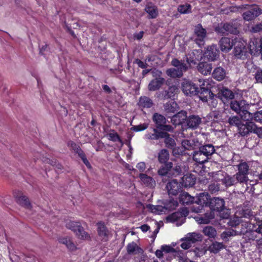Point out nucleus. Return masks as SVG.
<instances>
[{
  "mask_svg": "<svg viewBox=\"0 0 262 262\" xmlns=\"http://www.w3.org/2000/svg\"><path fill=\"white\" fill-rule=\"evenodd\" d=\"M148 123H144L143 124H140L138 125H133L130 128V129L136 132L143 131L148 128Z\"/></svg>",
  "mask_w": 262,
  "mask_h": 262,
  "instance_id": "nucleus-54",
  "label": "nucleus"
},
{
  "mask_svg": "<svg viewBox=\"0 0 262 262\" xmlns=\"http://www.w3.org/2000/svg\"><path fill=\"white\" fill-rule=\"evenodd\" d=\"M66 227L75 233L78 238L81 239H90L89 234L84 231L79 222L70 221L66 223Z\"/></svg>",
  "mask_w": 262,
  "mask_h": 262,
  "instance_id": "nucleus-3",
  "label": "nucleus"
},
{
  "mask_svg": "<svg viewBox=\"0 0 262 262\" xmlns=\"http://www.w3.org/2000/svg\"><path fill=\"white\" fill-rule=\"evenodd\" d=\"M207 118L212 123L222 122V113L219 111H212L207 116Z\"/></svg>",
  "mask_w": 262,
  "mask_h": 262,
  "instance_id": "nucleus-37",
  "label": "nucleus"
},
{
  "mask_svg": "<svg viewBox=\"0 0 262 262\" xmlns=\"http://www.w3.org/2000/svg\"><path fill=\"white\" fill-rule=\"evenodd\" d=\"M228 224L232 227L239 229V230H236V231L239 232L240 234H246L250 230V224L252 223L249 224L248 222L240 223L238 221L230 220L228 222Z\"/></svg>",
  "mask_w": 262,
  "mask_h": 262,
  "instance_id": "nucleus-13",
  "label": "nucleus"
},
{
  "mask_svg": "<svg viewBox=\"0 0 262 262\" xmlns=\"http://www.w3.org/2000/svg\"><path fill=\"white\" fill-rule=\"evenodd\" d=\"M111 132L107 134L108 139L113 142L118 141L122 144V141L119 135L113 129L111 130Z\"/></svg>",
  "mask_w": 262,
  "mask_h": 262,
  "instance_id": "nucleus-53",
  "label": "nucleus"
},
{
  "mask_svg": "<svg viewBox=\"0 0 262 262\" xmlns=\"http://www.w3.org/2000/svg\"><path fill=\"white\" fill-rule=\"evenodd\" d=\"M179 92L178 88L174 85L169 86L167 90H164L161 92L159 94V97L163 100L168 99H174L176 95Z\"/></svg>",
  "mask_w": 262,
  "mask_h": 262,
  "instance_id": "nucleus-15",
  "label": "nucleus"
},
{
  "mask_svg": "<svg viewBox=\"0 0 262 262\" xmlns=\"http://www.w3.org/2000/svg\"><path fill=\"white\" fill-rule=\"evenodd\" d=\"M161 165L157 171L158 174L160 177H170L172 169L173 163L171 162L160 163Z\"/></svg>",
  "mask_w": 262,
  "mask_h": 262,
  "instance_id": "nucleus-18",
  "label": "nucleus"
},
{
  "mask_svg": "<svg viewBox=\"0 0 262 262\" xmlns=\"http://www.w3.org/2000/svg\"><path fill=\"white\" fill-rule=\"evenodd\" d=\"M152 120L155 123V128H153V133H148L146 135V138L149 139L159 133L164 131L173 132V127L169 124H166V118L158 113L153 114Z\"/></svg>",
  "mask_w": 262,
  "mask_h": 262,
  "instance_id": "nucleus-2",
  "label": "nucleus"
},
{
  "mask_svg": "<svg viewBox=\"0 0 262 262\" xmlns=\"http://www.w3.org/2000/svg\"><path fill=\"white\" fill-rule=\"evenodd\" d=\"M191 244H194L196 242H200L202 240V236L200 233L192 232L189 233L186 235Z\"/></svg>",
  "mask_w": 262,
  "mask_h": 262,
  "instance_id": "nucleus-45",
  "label": "nucleus"
},
{
  "mask_svg": "<svg viewBox=\"0 0 262 262\" xmlns=\"http://www.w3.org/2000/svg\"><path fill=\"white\" fill-rule=\"evenodd\" d=\"M218 97H220L223 101V105L229 102V101L234 99L235 94L231 90L223 86L220 89L217 93Z\"/></svg>",
  "mask_w": 262,
  "mask_h": 262,
  "instance_id": "nucleus-12",
  "label": "nucleus"
},
{
  "mask_svg": "<svg viewBox=\"0 0 262 262\" xmlns=\"http://www.w3.org/2000/svg\"><path fill=\"white\" fill-rule=\"evenodd\" d=\"M67 145L70 148V149L72 150L75 154H77L78 157L84 152L80 146L72 140L68 141Z\"/></svg>",
  "mask_w": 262,
  "mask_h": 262,
  "instance_id": "nucleus-43",
  "label": "nucleus"
},
{
  "mask_svg": "<svg viewBox=\"0 0 262 262\" xmlns=\"http://www.w3.org/2000/svg\"><path fill=\"white\" fill-rule=\"evenodd\" d=\"M193 160L199 164H204L210 159L199 148L198 150L194 151L192 154Z\"/></svg>",
  "mask_w": 262,
  "mask_h": 262,
  "instance_id": "nucleus-27",
  "label": "nucleus"
},
{
  "mask_svg": "<svg viewBox=\"0 0 262 262\" xmlns=\"http://www.w3.org/2000/svg\"><path fill=\"white\" fill-rule=\"evenodd\" d=\"M253 119L256 122L262 123V110L257 111L254 114Z\"/></svg>",
  "mask_w": 262,
  "mask_h": 262,
  "instance_id": "nucleus-64",
  "label": "nucleus"
},
{
  "mask_svg": "<svg viewBox=\"0 0 262 262\" xmlns=\"http://www.w3.org/2000/svg\"><path fill=\"white\" fill-rule=\"evenodd\" d=\"M254 78L257 83H262V69H258L255 74Z\"/></svg>",
  "mask_w": 262,
  "mask_h": 262,
  "instance_id": "nucleus-63",
  "label": "nucleus"
},
{
  "mask_svg": "<svg viewBox=\"0 0 262 262\" xmlns=\"http://www.w3.org/2000/svg\"><path fill=\"white\" fill-rule=\"evenodd\" d=\"M209 83L204 81L199 86L193 82L189 80H184L181 84L182 90L186 96H198L203 102L208 101V96L211 93Z\"/></svg>",
  "mask_w": 262,
  "mask_h": 262,
  "instance_id": "nucleus-1",
  "label": "nucleus"
},
{
  "mask_svg": "<svg viewBox=\"0 0 262 262\" xmlns=\"http://www.w3.org/2000/svg\"><path fill=\"white\" fill-rule=\"evenodd\" d=\"M253 127L254 123L253 122H246V124H241L238 126L239 133L242 136H246L249 133H253Z\"/></svg>",
  "mask_w": 262,
  "mask_h": 262,
  "instance_id": "nucleus-29",
  "label": "nucleus"
},
{
  "mask_svg": "<svg viewBox=\"0 0 262 262\" xmlns=\"http://www.w3.org/2000/svg\"><path fill=\"white\" fill-rule=\"evenodd\" d=\"M169 152L166 149L160 150L158 155V160L159 163L169 162Z\"/></svg>",
  "mask_w": 262,
  "mask_h": 262,
  "instance_id": "nucleus-41",
  "label": "nucleus"
},
{
  "mask_svg": "<svg viewBox=\"0 0 262 262\" xmlns=\"http://www.w3.org/2000/svg\"><path fill=\"white\" fill-rule=\"evenodd\" d=\"M220 181L213 182L208 186V191L211 194H216L219 191H221L222 189H224L222 188L221 186V183H220Z\"/></svg>",
  "mask_w": 262,
  "mask_h": 262,
  "instance_id": "nucleus-47",
  "label": "nucleus"
},
{
  "mask_svg": "<svg viewBox=\"0 0 262 262\" xmlns=\"http://www.w3.org/2000/svg\"><path fill=\"white\" fill-rule=\"evenodd\" d=\"M225 69L221 67L215 68L212 73V77L217 81L223 80L226 77Z\"/></svg>",
  "mask_w": 262,
  "mask_h": 262,
  "instance_id": "nucleus-35",
  "label": "nucleus"
},
{
  "mask_svg": "<svg viewBox=\"0 0 262 262\" xmlns=\"http://www.w3.org/2000/svg\"><path fill=\"white\" fill-rule=\"evenodd\" d=\"M225 23H221V24H219L217 26L215 27L214 29L215 32L218 34L224 35V34H226L225 29L226 28H225Z\"/></svg>",
  "mask_w": 262,
  "mask_h": 262,
  "instance_id": "nucleus-56",
  "label": "nucleus"
},
{
  "mask_svg": "<svg viewBox=\"0 0 262 262\" xmlns=\"http://www.w3.org/2000/svg\"><path fill=\"white\" fill-rule=\"evenodd\" d=\"M177 104L174 102H167L164 105V109L165 111L169 113H174L177 111Z\"/></svg>",
  "mask_w": 262,
  "mask_h": 262,
  "instance_id": "nucleus-51",
  "label": "nucleus"
},
{
  "mask_svg": "<svg viewBox=\"0 0 262 262\" xmlns=\"http://www.w3.org/2000/svg\"><path fill=\"white\" fill-rule=\"evenodd\" d=\"M234 42V39H231L230 38L227 37H222L219 41L221 50L223 52H229L233 47Z\"/></svg>",
  "mask_w": 262,
  "mask_h": 262,
  "instance_id": "nucleus-19",
  "label": "nucleus"
},
{
  "mask_svg": "<svg viewBox=\"0 0 262 262\" xmlns=\"http://www.w3.org/2000/svg\"><path fill=\"white\" fill-rule=\"evenodd\" d=\"M220 182L226 188H228L236 184L233 176H231L227 175V176L224 177Z\"/></svg>",
  "mask_w": 262,
  "mask_h": 262,
  "instance_id": "nucleus-42",
  "label": "nucleus"
},
{
  "mask_svg": "<svg viewBox=\"0 0 262 262\" xmlns=\"http://www.w3.org/2000/svg\"><path fill=\"white\" fill-rule=\"evenodd\" d=\"M126 250L128 254L135 255L143 252V250L134 242L127 244Z\"/></svg>",
  "mask_w": 262,
  "mask_h": 262,
  "instance_id": "nucleus-38",
  "label": "nucleus"
},
{
  "mask_svg": "<svg viewBox=\"0 0 262 262\" xmlns=\"http://www.w3.org/2000/svg\"><path fill=\"white\" fill-rule=\"evenodd\" d=\"M168 132V131H164V132L160 133L159 135H156L154 137L149 139V140H158L161 139H164L165 146L168 149H172L173 155H175L177 154L176 152V142Z\"/></svg>",
  "mask_w": 262,
  "mask_h": 262,
  "instance_id": "nucleus-4",
  "label": "nucleus"
},
{
  "mask_svg": "<svg viewBox=\"0 0 262 262\" xmlns=\"http://www.w3.org/2000/svg\"><path fill=\"white\" fill-rule=\"evenodd\" d=\"M203 233L205 235L209 238H214L216 235V231L214 228L212 226H206L203 229Z\"/></svg>",
  "mask_w": 262,
  "mask_h": 262,
  "instance_id": "nucleus-48",
  "label": "nucleus"
},
{
  "mask_svg": "<svg viewBox=\"0 0 262 262\" xmlns=\"http://www.w3.org/2000/svg\"><path fill=\"white\" fill-rule=\"evenodd\" d=\"M197 69L203 75H209L212 69V64L206 61L200 62L198 64Z\"/></svg>",
  "mask_w": 262,
  "mask_h": 262,
  "instance_id": "nucleus-26",
  "label": "nucleus"
},
{
  "mask_svg": "<svg viewBox=\"0 0 262 262\" xmlns=\"http://www.w3.org/2000/svg\"><path fill=\"white\" fill-rule=\"evenodd\" d=\"M166 188L169 194L173 195H177L181 189L180 184L176 180H172L169 182Z\"/></svg>",
  "mask_w": 262,
  "mask_h": 262,
  "instance_id": "nucleus-22",
  "label": "nucleus"
},
{
  "mask_svg": "<svg viewBox=\"0 0 262 262\" xmlns=\"http://www.w3.org/2000/svg\"><path fill=\"white\" fill-rule=\"evenodd\" d=\"M246 43L244 40L237 38H234L233 52L235 57L240 59H244L246 57Z\"/></svg>",
  "mask_w": 262,
  "mask_h": 262,
  "instance_id": "nucleus-7",
  "label": "nucleus"
},
{
  "mask_svg": "<svg viewBox=\"0 0 262 262\" xmlns=\"http://www.w3.org/2000/svg\"><path fill=\"white\" fill-rule=\"evenodd\" d=\"M261 13V10L257 5L249 6L248 10L243 14V19L245 21H250L254 19Z\"/></svg>",
  "mask_w": 262,
  "mask_h": 262,
  "instance_id": "nucleus-10",
  "label": "nucleus"
},
{
  "mask_svg": "<svg viewBox=\"0 0 262 262\" xmlns=\"http://www.w3.org/2000/svg\"><path fill=\"white\" fill-rule=\"evenodd\" d=\"M210 98L209 105L211 107L217 108L218 109L224 107L223 101L220 97H218V94L214 95L211 91L210 94L208 96Z\"/></svg>",
  "mask_w": 262,
  "mask_h": 262,
  "instance_id": "nucleus-21",
  "label": "nucleus"
},
{
  "mask_svg": "<svg viewBox=\"0 0 262 262\" xmlns=\"http://www.w3.org/2000/svg\"><path fill=\"white\" fill-rule=\"evenodd\" d=\"M181 241L182 242L180 246L181 247L184 249L187 250L191 246V243L190 241H188V239L186 237H184L181 239Z\"/></svg>",
  "mask_w": 262,
  "mask_h": 262,
  "instance_id": "nucleus-59",
  "label": "nucleus"
},
{
  "mask_svg": "<svg viewBox=\"0 0 262 262\" xmlns=\"http://www.w3.org/2000/svg\"><path fill=\"white\" fill-rule=\"evenodd\" d=\"M207 35V31L201 24H198L195 26L194 30V41L199 46L204 45L205 39Z\"/></svg>",
  "mask_w": 262,
  "mask_h": 262,
  "instance_id": "nucleus-8",
  "label": "nucleus"
},
{
  "mask_svg": "<svg viewBox=\"0 0 262 262\" xmlns=\"http://www.w3.org/2000/svg\"><path fill=\"white\" fill-rule=\"evenodd\" d=\"M171 65L177 68V69L179 70V75H181V76H183V72H186L188 70L187 65L182 60L180 61L177 58H174L172 60Z\"/></svg>",
  "mask_w": 262,
  "mask_h": 262,
  "instance_id": "nucleus-33",
  "label": "nucleus"
},
{
  "mask_svg": "<svg viewBox=\"0 0 262 262\" xmlns=\"http://www.w3.org/2000/svg\"><path fill=\"white\" fill-rule=\"evenodd\" d=\"M192 6L190 4L186 3L180 5L178 7V11L181 14H189L191 13Z\"/></svg>",
  "mask_w": 262,
  "mask_h": 262,
  "instance_id": "nucleus-49",
  "label": "nucleus"
},
{
  "mask_svg": "<svg viewBox=\"0 0 262 262\" xmlns=\"http://www.w3.org/2000/svg\"><path fill=\"white\" fill-rule=\"evenodd\" d=\"M211 199L210 196L208 193H200L199 195L195 198L194 203L201 205L202 207H208L209 202Z\"/></svg>",
  "mask_w": 262,
  "mask_h": 262,
  "instance_id": "nucleus-24",
  "label": "nucleus"
},
{
  "mask_svg": "<svg viewBox=\"0 0 262 262\" xmlns=\"http://www.w3.org/2000/svg\"><path fill=\"white\" fill-rule=\"evenodd\" d=\"M226 246L223 243L216 241L213 242L208 247V250L211 252L216 254L222 249H225Z\"/></svg>",
  "mask_w": 262,
  "mask_h": 262,
  "instance_id": "nucleus-39",
  "label": "nucleus"
},
{
  "mask_svg": "<svg viewBox=\"0 0 262 262\" xmlns=\"http://www.w3.org/2000/svg\"><path fill=\"white\" fill-rule=\"evenodd\" d=\"M230 108L243 117V115L251 114L247 111V104L245 100H232L230 103Z\"/></svg>",
  "mask_w": 262,
  "mask_h": 262,
  "instance_id": "nucleus-5",
  "label": "nucleus"
},
{
  "mask_svg": "<svg viewBox=\"0 0 262 262\" xmlns=\"http://www.w3.org/2000/svg\"><path fill=\"white\" fill-rule=\"evenodd\" d=\"M182 172V168L180 165H177L174 167L172 166L171 173L170 174V177L179 175Z\"/></svg>",
  "mask_w": 262,
  "mask_h": 262,
  "instance_id": "nucleus-62",
  "label": "nucleus"
},
{
  "mask_svg": "<svg viewBox=\"0 0 262 262\" xmlns=\"http://www.w3.org/2000/svg\"><path fill=\"white\" fill-rule=\"evenodd\" d=\"M182 186L184 187L193 186L195 183V177L192 174H186L182 178L181 182Z\"/></svg>",
  "mask_w": 262,
  "mask_h": 262,
  "instance_id": "nucleus-30",
  "label": "nucleus"
},
{
  "mask_svg": "<svg viewBox=\"0 0 262 262\" xmlns=\"http://www.w3.org/2000/svg\"><path fill=\"white\" fill-rule=\"evenodd\" d=\"M187 116V113L186 111H181L172 117L171 121L172 123L176 126L182 125L183 126L185 127Z\"/></svg>",
  "mask_w": 262,
  "mask_h": 262,
  "instance_id": "nucleus-17",
  "label": "nucleus"
},
{
  "mask_svg": "<svg viewBox=\"0 0 262 262\" xmlns=\"http://www.w3.org/2000/svg\"><path fill=\"white\" fill-rule=\"evenodd\" d=\"M199 148L209 159L215 152V147L212 144H205Z\"/></svg>",
  "mask_w": 262,
  "mask_h": 262,
  "instance_id": "nucleus-36",
  "label": "nucleus"
},
{
  "mask_svg": "<svg viewBox=\"0 0 262 262\" xmlns=\"http://www.w3.org/2000/svg\"><path fill=\"white\" fill-rule=\"evenodd\" d=\"M188 215V212L185 210L183 211H176L166 217V220L168 222L174 223L179 221L181 218L185 217Z\"/></svg>",
  "mask_w": 262,
  "mask_h": 262,
  "instance_id": "nucleus-28",
  "label": "nucleus"
},
{
  "mask_svg": "<svg viewBox=\"0 0 262 262\" xmlns=\"http://www.w3.org/2000/svg\"><path fill=\"white\" fill-rule=\"evenodd\" d=\"M139 178L141 182L146 186L152 187L155 185V181L152 178L145 173H140Z\"/></svg>",
  "mask_w": 262,
  "mask_h": 262,
  "instance_id": "nucleus-40",
  "label": "nucleus"
},
{
  "mask_svg": "<svg viewBox=\"0 0 262 262\" xmlns=\"http://www.w3.org/2000/svg\"><path fill=\"white\" fill-rule=\"evenodd\" d=\"M59 242L65 245L67 248L73 251L76 249V246L69 237H64L60 239Z\"/></svg>",
  "mask_w": 262,
  "mask_h": 262,
  "instance_id": "nucleus-44",
  "label": "nucleus"
},
{
  "mask_svg": "<svg viewBox=\"0 0 262 262\" xmlns=\"http://www.w3.org/2000/svg\"><path fill=\"white\" fill-rule=\"evenodd\" d=\"M185 127L187 128L195 129L202 123V118L198 115H191L187 116V119L185 120Z\"/></svg>",
  "mask_w": 262,
  "mask_h": 262,
  "instance_id": "nucleus-14",
  "label": "nucleus"
},
{
  "mask_svg": "<svg viewBox=\"0 0 262 262\" xmlns=\"http://www.w3.org/2000/svg\"><path fill=\"white\" fill-rule=\"evenodd\" d=\"M97 233L99 239L102 242H107L109 238V231L102 222H98L97 224Z\"/></svg>",
  "mask_w": 262,
  "mask_h": 262,
  "instance_id": "nucleus-16",
  "label": "nucleus"
},
{
  "mask_svg": "<svg viewBox=\"0 0 262 262\" xmlns=\"http://www.w3.org/2000/svg\"><path fill=\"white\" fill-rule=\"evenodd\" d=\"M138 105L142 110L143 108H151L153 106L154 103L149 97L143 96L140 97Z\"/></svg>",
  "mask_w": 262,
  "mask_h": 262,
  "instance_id": "nucleus-31",
  "label": "nucleus"
},
{
  "mask_svg": "<svg viewBox=\"0 0 262 262\" xmlns=\"http://www.w3.org/2000/svg\"><path fill=\"white\" fill-rule=\"evenodd\" d=\"M248 48L252 55H260L262 60V37L251 39L249 42Z\"/></svg>",
  "mask_w": 262,
  "mask_h": 262,
  "instance_id": "nucleus-6",
  "label": "nucleus"
},
{
  "mask_svg": "<svg viewBox=\"0 0 262 262\" xmlns=\"http://www.w3.org/2000/svg\"><path fill=\"white\" fill-rule=\"evenodd\" d=\"M255 231L262 234V220L256 221V223H252Z\"/></svg>",
  "mask_w": 262,
  "mask_h": 262,
  "instance_id": "nucleus-58",
  "label": "nucleus"
},
{
  "mask_svg": "<svg viewBox=\"0 0 262 262\" xmlns=\"http://www.w3.org/2000/svg\"><path fill=\"white\" fill-rule=\"evenodd\" d=\"M249 170V166L246 162H241L238 165V172L248 175Z\"/></svg>",
  "mask_w": 262,
  "mask_h": 262,
  "instance_id": "nucleus-52",
  "label": "nucleus"
},
{
  "mask_svg": "<svg viewBox=\"0 0 262 262\" xmlns=\"http://www.w3.org/2000/svg\"><path fill=\"white\" fill-rule=\"evenodd\" d=\"M165 80L163 77H156L152 79L148 84L149 91H156L159 90L164 84Z\"/></svg>",
  "mask_w": 262,
  "mask_h": 262,
  "instance_id": "nucleus-23",
  "label": "nucleus"
},
{
  "mask_svg": "<svg viewBox=\"0 0 262 262\" xmlns=\"http://www.w3.org/2000/svg\"><path fill=\"white\" fill-rule=\"evenodd\" d=\"M13 194L16 202L19 205L28 209L31 207V204L28 198L26 196L23 195L21 192L15 191Z\"/></svg>",
  "mask_w": 262,
  "mask_h": 262,
  "instance_id": "nucleus-20",
  "label": "nucleus"
},
{
  "mask_svg": "<svg viewBox=\"0 0 262 262\" xmlns=\"http://www.w3.org/2000/svg\"><path fill=\"white\" fill-rule=\"evenodd\" d=\"M250 32L252 33H259L262 31V23L252 25L249 29Z\"/></svg>",
  "mask_w": 262,
  "mask_h": 262,
  "instance_id": "nucleus-57",
  "label": "nucleus"
},
{
  "mask_svg": "<svg viewBox=\"0 0 262 262\" xmlns=\"http://www.w3.org/2000/svg\"><path fill=\"white\" fill-rule=\"evenodd\" d=\"M166 74L172 78L181 77V75H179V70L174 68L168 69L166 70Z\"/></svg>",
  "mask_w": 262,
  "mask_h": 262,
  "instance_id": "nucleus-55",
  "label": "nucleus"
},
{
  "mask_svg": "<svg viewBox=\"0 0 262 262\" xmlns=\"http://www.w3.org/2000/svg\"><path fill=\"white\" fill-rule=\"evenodd\" d=\"M228 122L231 125H235L238 127L241 121L238 117L233 116L228 118Z\"/></svg>",
  "mask_w": 262,
  "mask_h": 262,
  "instance_id": "nucleus-61",
  "label": "nucleus"
},
{
  "mask_svg": "<svg viewBox=\"0 0 262 262\" xmlns=\"http://www.w3.org/2000/svg\"><path fill=\"white\" fill-rule=\"evenodd\" d=\"M243 216L244 217L250 219L251 221L253 219H254V221H255V217L253 214V211L250 209H245L243 211Z\"/></svg>",
  "mask_w": 262,
  "mask_h": 262,
  "instance_id": "nucleus-60",
  "label": "nucleus"
},
{
  "mask_svg": "<svg viewBox=\"0 0 262 262\" xmlns=\"http://www.w3.org/2000/svg\"><path fill=\"white\" fill-rule=\"evenodd\" d=\"M145 10L148 14V18H155L158 15L157 7L151 3H148L145 8Z\"/></svg>",
  "mask_w": 262,
  "mask_h": 262,
  "instance_id": "nucleus-34",
  "label": "nucleus"
},
{
  "mask_svg": "<svg viewBox=\"0 0 262 262\" xmlns=\"http://www.w3.org/2000/svg\"><path fill=\"white\" fill-rule=\"evenodd\" d=\"M236 184L239 183L240 184H247L249 179L247 175L240 172H236L233 175Z\"/></svg>",
  "mask_w": 262,
  "mask_h": 262,
  "instance_id": "nucleus-46",
  "label": "nucleus"
},
{
  "mask_svg": "<svg viewBox=\"0 0 262 262\" xmlns=\"http://www.w3.org/2000/svg\"><path fill=\"white\" fill-rule=\"evenodd\" d=\"M214 217V213L212 212L210 213H206L204 216H201L199 218V221L200 224H208L210 220Z\"/></svg>",
  "mask_w": 262,
  "mask_h": 262,
  "instance_id": "nucleus-50",
  "label": "nucleus"
},
{
  "mask_svg": "<svg viewBox=\"0 0 262 262\" xmlns=\"http://www.w3.org/2000/svg\"><path fill=\"white\" fill-rule=\"evenodd\" d=\"M209 207L212 212H220L225 209V200L219 197L211 198L209 202Z\"/></svg>",
  "mask_w": 262,
  "mask_h": 262,
  "instance_id": "nucleus-11",
  "label": "nucleus"
},
{
  "mask_svg": "<svg viewBox=\"0 0 262 262\" xmlns=\"http://www.w3.org/2000/svg\"><path fill=\"white\" fill-rule=\"evenodd\" d=\"M220 50L215 45L208 46L204 51V59L208 61H215L219 57Z\"/></svg>",
  "mask_w": 262,
  "mask_h": 262,
  "instance_id": "nucleus-9",
  "label": "nucleus"
},
{
  "mask_svg": "<svg viewBox=\"0 0 262 262\" xmlns=\"http://www.w3.org/2000/svg\"><path fill=\"white\" fill-rule=\"evenodd\" d=\"M225 23V28H226L225 29L227 34L230 33L234 35H237L239 33V25L236 21L233 20Z\"/></svg>",
  "mask_w": 262,
  "mask_h": 262,
  "instance_id": "nucleus-25",
  "label": "nucleus"
},
{
  "mask_svg": "<svg viewBox=\"0 0 262 262\" xmlns=\"http://www.w3.org/2000/svg\"><path fill=\"white\" fill-rule=\"evenodd\" d=\"M179 202L183 205H188L194 202L195 198L191 196L188 192L181 193L179 197Z\"/></svg>",
  "mask_w": 262,
  "mask_h": 262,
  "instance_id": "nucleus-32",
  "label": "nucleus"
}]
</instances>
